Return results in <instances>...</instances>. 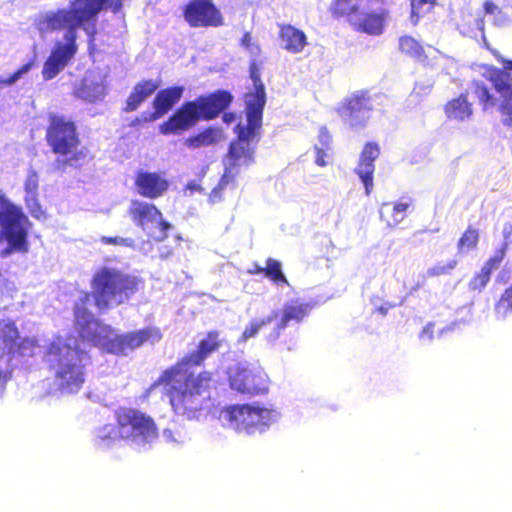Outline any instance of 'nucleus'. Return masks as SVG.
<instances>
[{
  "mask_svg": "<svg viewBox=\"0 0 512 512\" xmlns=\"http://www.w3.org/2000/svg\"><path fill=\"white\" fill-rule=\"evenodd\" d=\"M104 4L114 11L119 10L122 5L121 0H73L67 8L47 11L39 16L37 26L41 32L64 31L62 38L54 42L50 55L44 62V80L55 78L74 58L78 51L76 39L79 28H83L88 35H93L94 26L91 25V21Z\"/></svg>",
  "mask_w": 512,
  "mask_h": 512,
  "instance_id": "f257e3e1",
  "label": "nucleus"
},
{
  "mask_svg": "<svg viewBox=\"0 0 512 512\" xmlns=\"http://www.w3.org/2000/svg\"><path fill=\"white\" fill-rule=\"evenodd\" d=\"M266 103L265 89H253L245 96L247 124H238L236 132L238 139L230 144L228 154L223 160L224 174L216 188L209 195L211 202H217L220 199L221 190L229 183L233 182L235 177L254 163V153L256 148V131L262 123V112Z\"/></svg>",
  "mask_w": 512,
  "mask_h": 512,
  "instance_id": "f03ea898",
  "label": "nucleus"
},
{
  "mask_svg": "<svg viewBox=\"0 0 512 512\" xmlns=\"http://www.w3.org/2000/svg\"><path fill=\"white\" fill-rule=\"evenodd\" d=\"M211 374L193 376L183 365L167 370L152 386L155 390L163 386L174 413L187 420H199L209 407Z\"/></svg>",
  "mask_w": 512,
  "mask_h": 512,
  "instance_id": "7ed1b4c3",
  "label": "nucleus"
},
{
  "mask_svg": "<svg viewBox=\"0 0 512 512\" xmlns=\"http://www.w3.org/2000/svg\"><path fill=\"white\" fill-rule=\"evenodd\" d=\"M90 301L87 293H82L75 305V325L84 341L114 354H127L128 351L145 342H158L162 335L157 328H147L137 332L118 335L111 327L99 322L85 308Z\"/></svg>",
  "mask_w": 512,
  "mask_h": 512,
  "instance_id": "20e7f679",
  "label": "nucleus"
},
{
  "mask_svg": "<svg viewBox=\"0 0 512 512\" xmlns=\"http://www.w3.org/2000/svg\"><path fill=\"white\" fill-rule=\"evenodd\" d=\"M45 361L53 374V384L61 394L77 393L85 382L86 352L74 337L58 336L47 345Z\"/></svg>",
  "mask_w": 512,
  "mask_h": 512,
  "instance_id": "39448f33",
  "label": "nucleus"
},
{
  "mask_svg": "<svg viewBox=\"0 0 512 512\" xmlns=\"http://www.w3.org/2000/svg\"><path fill=\"white\" fill-rule=\"evenodd\" d=\"M281 416L278 408L261 402L231 405L220 412L224 425L246 436L263 435L280 421Z\"/></svg>",
  "mask_w": 512,
  "mask_h": 512,
  "instance_id": "423d86ee",
  "label": "nucleus"
},
{
  "mask_svg": "<svg viewBox=\"0 0 512 512\" xmlns=\"http://www.w3.org/2000/svg\"><path fill=\"white\" fill-rule=\"evenodd\" d=\"M138 277L117 268H99L92 279L93 296L100 309L117 306L127 301L139 288Z\"/></svg>",
  "mask_w": 512,
  "mask_h": 512,
  "instance_id": "0eeeda50",
  "label": "nucleus"
},
{
  "mask_svg": "<svg viewBox=\"0 0 512 512\" xmlns=\"http://www.w3.org/2000/svg\"><path fill=\"white\" fill-rule=\"evenodd\" d=\"M232 97L226 91H218L208 97L184 103L168 121L160 125V132L177 134L194 126L199 119L216 117L231 102Z\"/></svg>",
  "mask_w": 512,
  "mask_h": 512,
  "instance_id": "6e6552de",
  "label": "nucleus"
},
{
  "mask_svg": "<svg viewBox=\"0 0 512 512\" xmlns=\"http://www.w3.org/2000/svg\"><path fill=\"white\" fill-rule=\"evenodd\" d=\"M120 436L137 451L149 450L158 438L154 419L134 408H120L115 413Z\"/></svg>",
  "mask_w": 512,
  "mask_h": 512,
  "instance_id": "1a4fd4ad",
  "label": "nucleus"
},
{
  "mask_svg": "<svg viewBox=\"0 0 512 512\" xmlns=\"http://www.w3.org/2000/svg\"><path fill=\"white\" fill-rule=\"evenodd\" d=\"M333 9L338 15L349 16L350 22L365 33L379 35L383 31V0H335Z\"/></svg>",
  "mask_w": 512,
  "mask_h": 512,
  "instance_id": "9d476101",
  "label": "nucleus"
},
{
  "mask_svg": "<svg viewBox=\"0 0 512 512\" xmlns=\"http://www.w3.org/2000/svg\"><path fill=\"white\" fill-rule=\"evenodd\" d=\"M502 63L505 71H496L491 78L497 97L480 84H476L475 94L484 110L496 107L503 124L512 126V61L502 60Z\"/></svg>",
  "mask_w": 512,
  "mask_h": 512,
  "instance_id": "9b49d317",
  "label": "nucleus"
},
{
  "mask_svg": "<svg viewBox=\"0 0 512 512\" xmlns=\"http://www.w3.org/2000/svg\"><path fill=\"white\" fill-rule=\"evenodd\" d=\"M227 374L230 387L239 393L260 395L268 391V375L259 365L237 363L229 367Z\"/></svg>",
  "mask_w": 512,
  "mask_h": 512,
  "instance_id": "f8f14e48",
  "label": "nucleus"
},
{
  "mask_svg": "<svg viewBox=\"0 0 512 512\" xmlns=\"http://www.w3.org/2000/svg\"><path fill=\"white\" fill-rule=\"evenodd\" d=\"M128 214L136 226L156 241H163L171 229V224L163 220L162 213L152 203L132 200Z\"/></svg>",
  "mask_w": 512,
  "mask_h": 512,
  "instance_id": "ddd939ff",
  "label": "nucleus"
},
{
  "mask_svg": "<svg viewBox=\"0 0 512 512\" xmlns=\"http://www.w3.org/2000/svg\"><path fill=\"white\" fill-rule=\"evenodd\" d=\"M47 141L54 153L73 154L79 144L74 123L62 116H52L47 130Z\"/></svg>",
  "mask_w": 512,
  "mask_h": 512,
  "instance_id": "4468645a",
  "label": "nucleus"
},
{
  "mask_svg": "<svg viewBox=\"0 0 512 512\" xmlns=\"http://www.w3.org/2000/svg\"><path fill=\"white\" fill-rule=\"evenodd\" d=\"M27 219L22 208L13 204L0 190V224L6 227L10 241L17 250H25L24 231Z\"/></svg>",
  "mask_w": 512,
  "mask_h": 512,
  "instance_id": "2eb2a0df",
  "label": "nucleus"
},
{
  "mask_svg": "<svg viewBox=\"0 0 512 512\" xmlns=\"http://www.w3.org/2000/svg\"><path fill=\"white\" fill-rule=\"evenodd\" d=\"M373 110V101L367 92H357L348 100L347 104L339 110V114L344 122L353 130L363 129Z\"/></svg>",
  "mask_w": 512,
  "mask_h": 512,
  "instance_id": "dca6fc26",
  "label": "nucleus"
},
{
  "mask_svg": "<svg viewBox=\"0 0 512 512\" xmlns=\"http://www.w3.org/2000/svg\"><path fill=\"white\" fill-rule=\"evenodd\" d=\"M310 305L301 301L300 299H294L287 301L281 312H278V318L274 319L275 324L273 330L267 335V341L274 343L279 339L281 332L291 323L301 322L309 313Z\"/></svg>",
  "mask_w": 512,
  "mask_h": 512,
  "instance_id": "f3484780",
  "label": "nucleus"
},
{
  "mask_svg": "<svg viewBox=\"0 0 512 512\" xmlns=\"http://www.w3.org/2000/svg\"><path fill=\"white\" fill-rule=\"evenodd\" d=\"M74 95L86 102L95 103L106 95V76L100 69L86 72L81 82L75 86Z\"/></svg>",
  "mask_w": 512,
  "mask_h": 512,
  "instance_id": "a211bd4d",
  "label": "nucleus"
},
{
  "mask_svg": "<svg viewBox=\"0 0 512 512\" xmlns=\"http://www.w3.org/2000/svg\"><path fill=\"white\" fill-rule=\"evenodd\" d=\"M135 186L142 197L157 199L167 192L169 181L163 172L139 171L135 178Z\"/></svg>",
  "mask_w": 512,
  "mask_h": 512,
  "instance_id": "6ab92c4d",
  "label": "nucleus"
},
{
  "mask_svg": "<svg viewBox=\"0 0 512 512\" xmlns=\"http://www.w3.org/2000/svg\"><path fill=\"white\" fill-rule=\"evenodd\" d=\"M185 18L192 26H217L221 22L219 11L209 0H193L186 8Z\"/></svg>",
  "mask_w": 512,
  "mask_h": 512,
  "instance_id": "aec40b11",
  "label": "nucleus"
},
{
  "mask_svg": "<svg viewBox=\"0 0 512 512\" xmlns=\"http://www.w3.org/2000/svg\"><path fill=\"white\" fill-rule=\"evenodd\" d=\"M379 154L380 148L378 144L374 142L366 143L355 169L356 174L364 184L366 195H369L373 188L374 161L378 158Z\"/></svg>",
  "mask_w": 512,
  "mask_h": 512,
  "instance_id": "412c9836",
  "label": "nucleus"
},
{
  "mask_svg": "<svg viewBox=\"0 0 512 512\" xmlns=\"http://www.w3.org/2000/svg\"><path fill=\"white\" fill-rule=\"evenodd\" d=\"M280 47L291 54H299L308 45V39L304 31L291 24L279 25Z\"/></svg>",
  "mask_w": 512,
  "mask_h": 512,
  "instance_id": "4be33fe9",
  "label": "nucleus"
},
{
  "mask_svg": "<svg viewBox=\"0 0 512 512\" xmlns=\"http://www.w3.org/2000/svg\"><path fill=\"white\" fill-rule=\"evenodd\" d=\"M52 340H44L43 343H40V340L36 338H24L18 346H16V342L14 343V347L11 353H6L8 356V361H16L15 365L21 363L24 359L33 357L37 354L42 353V350H47V345ZM46 351H44L45 353Z\"/></svg>",
  "mask_w": 512,
  "mask_h": 512,
  "instance_id": "5701e85b",
  "label": "nucleus"
},
{
  "mask_svg": "<svg viewBox=\"0 0 512 512\" xmlns=\"http://www.w3.org/2000/svg\"><path fill=\"white\" fill-rule=\"evenodd\" d=\"M39 176L34 170H29L24 181V200L31 215L37 219L43 216V211L38 201Z\"/></svg>",
  "mask_w": 512,
  "mask_h": 512,
  "instance_id": "b1692460",
  "label": "nucleus"
},
{
  "mask_svg": "<svg viewBox=\"0 0 512 512\" xmlns=\"http://www.w3.org/2000/svg\"><path fill=\"white\" fill-rule=\"evenodd\" d=\"M19 337V331L15 322L6 315L4 311H0V352L1 357H5L6 353H11L15 341Z\"/></svg>",
  "mask_w": 512,
  "mask_h": 512,
  "instance_id": "393cba45",
  "label": "nucleus"
},
{
  "mask_svg": "<svg viewBox=\"0 0 512 512\" xmlns=\"http://www.w3.org/2000/svg\"><path fill=\"white\" fill-rule=\"evenodd\" d=\"M183 91L184 88L181 86L170 87L159 91L153 101L155 112L152 118L157 119L167 113L174 104L179 101Z\"/></svg>",
  "mask_w": 512,
  "mask_h": 512,
  "instance_id": "a878e982",
  "label": "nucleus"
},
{
  "mask_svg": "<svg viewBox=\"0 0 512 512\" xmlns=\"http://www.w3.org/2000/svg\"><path fill=\"white\" fill-rule=\"evenodd\" d=\"M458 27L460 32L466 36L475 39L480 37L486 47H488L486 37L484 35V20L480 12L475 14L471 12L464 13Z\"/></svg>",
  "mask_w": 512,
  "mask_h": 512,
  "instance_id": "bb28decb",
  "label": "nucleus"
},
{
  "mask_svg": "<svg viewBox=\"0 0 512 512\" xmlns=\"http://www.w3.org/2000/svg\"><path fill=\"white\" fill-rule=\"evenodd\" d=\"M445 114L451 121H466L470 119L473 114L472 104L468 101L467 96L461 94L447 102L445 105Z\"/></svg>",
  "mask_w": 512,
  "mask_h": 512,
  "instance_id": "cd10ccee",
  "label": "nucleus"
},
{
  "mask_svg": "<svg viewBox=\"0 0 512 512\" xmlns=\"http://www.w3.org/2000/svg\"><path fill=\"white\" fill-rule=\"evenodd\" d=\"M122 437L120 436V425L103 424L94 431V444L97 448L106 450L114 447Z\"/></svg>",
  "mask_w": 512,
  "mask_h": 512,
  "instance_id": "c85d7f7f",
  "label": "nucleus"
},
{
  "mask_svg": "<svg viewBox=\"0 0 512 512\" xmlns=\"http://www.w3.org/2000/svg\"><path fill=\"white\" fill-rule=\"evenodd\" d=\"M218 346V334L209 333L208 336L203 339L196 352L191 353L188 357L183 359L178 365H183V369H189V366L199 365L212 351Z\"/></svg>",
  "mask_w": 512,
  "mask_h": 512,
  "instance_id": "c756f323",
  "label": "nucleus"
},
{
  "mask_svg": "<svg viewBox=\"0 0 512 512\" xmlns=\"http://www.w3.org/2000/svg\"><path fill=\"white\" fill-rule=\"evenodd\" d=\"M158 86V83L152 80L143 81L137 84L127 99L126 111L136 110L138 106L158 88Z\"/></svg>",
  "mask_w": 512,
  "mask_h": 512,
  "instance_id": "7c9ffc66",
  "label": "nucleus"
},
{
  "mask_svg": "<svg viewBox=\"0 0 512 512\" xmlns=\"http://www.w3.org/2000/svg\"><path fill=\"white\" fill-rule=\"evenodd\" d=\"M222 138V132L220 129L217 128H208L202 133L190 137L187 139L186 144L189 148H199L202 146H209L212 145L218 141H220Z\"/></svg>",
  "mask_w": 512,
  "mask_h": 512,
  "instance_id": "2f4dec72",
  "label": "nucleus"
},
{
  "mask_svg": "<svg viewBox=\"0 0 512 512\" xmlns=\"http://www.w3.org/2000/svg\"><path fill=\"white\" fill-rule=\"evenodd\" d=\"M278 318V312L273 311L269 316L264 318L252 319L249 324L245 327L239 341L246 342L251 338L258 335L263 327L270 324L274 319Z\"/></svg>",
  "mask_w": 512,
  "mask_h": 512,
  "instance_id": "473e14b6",
  "label": "nucleus"
},
{
  "mask_svg": "<svg viewBox=\"0 0 512 512\" xmlns=\"http://www.w3.org/2000/svg\"><path fill=\"white\" fill-rule=\"evenodd\" d=\"M162 439L172 447H179L186 444L190 440V436L183 428H166L162 432Z\"/></svg>",
  "mask_w": 512,
  "mask_h": 512,
  "instance_id": "72a5a7b5",
  "label": "nucleus"
},
{
  "mask_svg": "<svg viewBox=\"0 0 512 512\" xmlns=\"http://www.w3.org/2000/svg\"><path fill=\"white\" fill-rule=\"evenodd\" d=\"M435 4L436 0H411V23L417 25L420 18L433 10Z\"/></svg>",
  "mask_w": 512,
  "mask_h": 512,
  "instance_id": "f704fd0d",
  "label": "nucleus"
},
{
  "mask_svg": "<svg viewBox=\"0 0 512 512\" xmlns=\"http://www.w3.org/2000/svg\"><path fill=\"white\" fill-rule=\"evenodd\" d=\"M399 48L402 52L420 60L425 61L426 56L422 46L412 37L404 36L399 40Z\"/></svg>",
  "mask_w": 512,
  "mask_h": 512,
  "instance_id": "c9c22d12",
  "label": "nucleus"
},
{
  "mask_svg": "<svg viewBox=\"0 0 512 512\" xmlns=\"http://www.w3.org/2000/svg\"><path fill=\"white\" fill-rule=\"evenodd\" d=\"M22 213H24V212L22 211ZM23 215L27 219V223L25 225V231H24V242H25L26 249L25 250H17L16 248H14V246L12 245V243L10 241V237L8 235L9 233L7 232L6 227H4L2 224H0V226L3 229V233L0 232V243L3 242L4 237L6 238L7 243H8L7 248L3 249L0 252L2 257H7L11 253H23L24 254V253L28 252V250H29V243H28V240H27V236H28V230H29V227H30V221H29L28 217L25 214H23Z\"/></svg>",
  "mask_w": 512,
  "mask_h": 512,
  "instance_id": "e433bc0d",
  "label": "nucleus"
},
{
  "mask_svg": "<svg viewBox=\"0 0 512 512\" xmlns=\"http://www.w3.org/2000/svg\"><path fill=\"white\" fill-rule=\"evenodd\" d=\"M265 276L272 280L275 284L284 283L288 285V281L282 272L281 263L278 260L272 258L267 259Z\"/></svg>",
  "mask_w": 512,
  "mask_h": 512,
  "instance_id": "4c0bfd02",
  "label": "nucleus"
},
{
  "mask_svg": "<svg viewBox=\"0 0 512 512\" xmlns=\"http://www.w3.org/2000/svg\"><path fill=\"white\" fill-rule=\"evenodd\" d=\"M484 11L496 26H504L508 23V16L492 1L484 3Z\"/></svg>",
  "mask_w": 512,
  "mask_h": 512,
  "instance_id": "58836bf2",
  "label": "nucleus"
},
{
  "mask_svg": "<svg viewBox=\"0 0 512 512\" xmlns=\"http://www.w3.org/2000/svg\"><path fill=\"white\" fill-rule=\"evenodd\" d=\"M432 87H433V83L431 81H428L425 83H422V82L416 83L413 91L411 92V94L407 100L408 103L409 104L419 103L424 96L428 95L431 92Z\"/></svg>",
  "mask_w": 512,
  "mask_h": 512,
  "instance_id": "ea45409f",
  "label": "nucleus"
},
{
  "mask_svg": "<svg viewBox=\"0 0 512 512\" xmlns=\"http://www.w3.org/2000/svg\"><path fill=\"white\" fill-rule=\"evenodd\" d=\"M495 311L501 318H505L509 312H512V286L506 289L505 293L498 301Z\"/></svg>",
  "mask_w": 512,
  "mask_h": 512,
  "instance_id": "a19ab883",
  "label": "nucleus"
},
{
  "mask_svg": "<svg viewBox=\"0 0 512 512\" xmlns=\"http://www.w3.org/2000/svg\"><path fill=\"white\" fill-rule=\"evenodd\" d=\"M457 261L455 259L448 260L446 262H439L434 266L430 267L426 274L428 277H437L441 275L450 274L451 271L456 267Z\"/></svg>",
  "mask_w": 512,
  "mask_h": 512,
  "instance_id": "79ce46f5",
  "label": "nucleus"
},
{
  "mask_svg": "<svg viewBox=\"0 0 512 512\" xmlns=\"http://www.w3.org/2000/svg\"><path fill=\"white\" fill-rule=\"evenodd\" d=\"M410 207L409 202L399 201L393 205L391 211V220L388 221L389 226H396L406 217V211Z\"/></svg>",
  "mask_w": 512,
  "mask_h": 512,
  "instance_id": "37998d69",
  "label": "nucleus"
},
{
  "mask_svg": "<svg viewBox=\"0 0 512 512\" xmlns=\"http://www.w3.org/2000/svg\"><path fill=\"white\" fill-rule=\"evenodd\" d=\"M100 242L105 245H114V246H121V247H127L130 249H136V241L133 238L130 237H121V236H115V237H107L102 236L100 238Z\"/></svg>",
  "mask_w": 512,
  "mask_h": 512,
  "instance_id": "c03bdc74",
  "label": "nucleus"
},
{
  "mask_svg": "<svg viewBox=\"0 0 512 512\" xmlns=\"http://www.w3.org/2000/svg\"><path fill=\"white\" fill-rule=\"evenodd\" d=\"M491 273L492 272L482 267L481 271L471 279L469 283L470 289L478 291L484 289L490 280Z\"/></svg>",
  "mask_w": 512,
  "mask_h": 512,
  "instance_id": "a18cd8bd",
  "label": "nucleus"
},
{
  "mask_svg": "<svg viewBox=\"0 0 512 512\" xmlns=\"http://www.w3.org/2000/svg\"><path fill=\"white\" fill-rule=\"evenodd\" d=\"M33 66V62H29L24 64L21 68H19L15 73H13L8 78H0V87L9 86L16 83L19 79H21L25 74H27Z\"/></svg>",
  "mask_w": 512,
  "mask_h": 512,
  "instance_id": "49530a36",
  "label": "nucleus"
},
{
  "mask_svg": "<svg viewBox=\"0 0 512 512\" xmlns=\"http://www.w3.org/2000/svg\"><path fill=\"white\" fill-rule=\"evenodd\" d=\"M478 242V233L474 229H468L459 240L460 250H470L476 246Z\"/></svg>",
  "mask_w": 512,
  "mask_h": 512,
  "instance_id": "de8ad7c7",
  "label": "nucleus"
},
{
  "mask_svg": "<svg viewBox=\"0 0 512 512\" xmlns=\"http://www.w3.org/2000/svg\"><path fill=\"white\" fill-rule=\"evenodd\" d=\"M507 244H503L501 248L497 249L492 257L488 259V261L483 266L490 272L497 269L501 262L503 261L506 254Z\"/></svg>",
  "mask_w": 512,
  "mask_h": 512,
  "instance_id": "09e8293b",
  "label": "nucleus"
},
{
  "mask_svg": "<svg viewBox=\"0 0 512 512\" xmlns=\"http://www.w3.org/2000/svg\"><path fill=\"white\" fill-rule=\"evenodd\" d=\"M331 142L332 138L328 130L324 127H321L314 148L331 149Z\"/></svg>",
  "mask_w": 512,
  "mask_h": 512,
  "instance_id": "8fccbe9b",
  "label": "nucleus"
},
{
  "mask_svg": "<svg viewBox=\"0 0 512 512\" xmlns=\"http://www.w3.org/2000/svg\"><path fill=\"white\" fill-rule=\"evenodd\" d=\"M331 149L314 148L315 164L319 167H325L329 164V151Z\"/></svg>",
  "mask_w": 512,
  "mask_h": 512,
  "instance_id": "3c124183",
  "label": "nucleus"
},
{
  "mask_svg": "<svg viewBox=\"0 0 512 512\" xmlns=\"http://www.w3.org/2000/svg\"><path fill=\"white\" fill-rule=\"evenodd\" d=\"M250 76H251V79L253 81V86H254L253 89L259 88V85L261 86V88H264V85H263V83L261 82V79H260L259 71L255 67V65L251 66Z\"/></svg>",
  "mask_w": 512,
  "mask_h": 512,
  "instance_id": "603ef678",
  "label": "nucleus"
},
{
  "mask_svg": "<svg viewBox=\"0 0 512 512\" xmlns=\"http://www.w3.org/2000/svg\"><path fill=\"white\" fill-rule=\"evenodd\" d=\"M433 327L432 323H428L420 333V338L424 341H431L433 339Z\"/></svg>",
  "mask_w": 512,
  "mask_h": 512,
  "instance_id": "864d4df0",
  "label": "nucleus"
},
{
  "mask_svg": "<svg viewBox=\"0 0 512 512\" xmlns=\"http://www.w3.org/2000/svg\"><path fill=\"white\" fill-rule=\"evenodd\" d=\"M152 243L150 241H141L140 243H136V249L137 251L141 252L142 254H148L152 251Z\"/></svg>",
  "mask_w": 512,
  "mask_h": 512,
  "instance_id": "5fc2aeb1",
  "label": "nucleus"
},
{
  "mask_svg": "<svg viewBox=\"0 0 512 512\" xmlns=\"http://www.w3.org/2000/svg\"><path fill=\"white\" fill-rule=\"evenodd\" d=\"M201 191H202V187L198 183L192 181L187 184V186L184 190V193L187 196H191L194 193L201 192Z\"/></svg>",
  "mask_w": 512,
  "mask_h": 512,
  "instance_id": "6e6d98bb",
  "label": "nucleus"
},
{
  "mask_svg": "<svg viewBox=\"0 0 512 512\" xmlns=\"http://www.w3.org/2000/svg\"><path fill=\"white\" fill-rule=\"evenodd\" d=\"M9 378H10V372L8 370L0 371V399L4 395L5 383L8 381Z\"/></svg>",
  "mask_w": 512,
  "mask_h": 512,
  "instance_id": "4d7b16f0",
  "label": "nucleus"
},
{
  "mask_svg": "<svg viewBox=\"0 0 512 512\" xmlns=\"http://www.w3.org/2000/svg\"><path fill=\"white\" fill-rule=\"evenodd\" d=\"M248 273H250V274L265 273V267H261L258 264H254L253 268L248 270Z\"/></svg>",
  "mask_w": 512,
  "mask_h": 512,
  "instance_id": "13d9d810",
  "label": "nucleus"
},
{
  "mask_svg": "<svg viewBox=\"0 0 512 512\" xmlns=\"http://www.w3.org/2000/svg\"><path fill=\"white\" fill-rule=\"evenodd\" d=\"M498 280H501L503 282H506V280L508 279V276H507V272L505 270H502L498 277H497Z\"/></svg>",
  "mask_w": 512,
  "mask_h": 512,
  "instance_id": "bf43d9fd",
  "label": "nucleus"
},
{
  "mask_svg": "<svg viewBox=\"0 0 512 512\" xmlns=\"http://www.w3.org/2000/svg\"><path fill=\"white\" fill-rule=\"evenodd\" d=\"M250 40H251L250 35L249 34H245L244 37H243V40H242L243 45L248 47Z\"/></svg>",
  "mask_w": 512,
  "mask_h": 512,
  "instance_id": "052dcab7",
  "label": "nucleus"
},
{
  "mask_svg": "<svg viewBox=\"0 0 512 512\" xmlns=\"http://www.w3.org/2000/svg\"><path fill=\"white\" fill-rule=\"evenodd\" d=\"M66 164H67V161H61V160H57L55 163L57 169L62 168V166L66 165Z\"/></svg>",
  "mask_w": 512,
  "mask_h": 512,
  "instance_id": "680f3d73",
  "label": "nucleus"
},
{
  "mask_svg": "<svg viewBox=\"0 0 512 512\" xmlns=\"http://www.w3.org/2000/svg\"><path fill=\"white\" fill-rule=\"evenodd\" d=\"M223 119H224L225 122L230 123L233 120V116L230 115V114H225L223 116Z\"/></svg>",
  "mask_w": 512,
  "mask_h": 512,
  "instance_id": "e2e57ef3",
  "label": "nucleus"
},
{
  "mask_svg": "<svg viewBox=\"0 0 512 512\" xmlns=\"http://www.w3.org/2000/svg\"><path fill=\"white\" fill-rule=\"evenodd\" d=\"M388 206H389L388 204H383V206H382V208L380 210L381 215H384V213L386 212V209L388 208Z\"/></svg>",
  "mask_w": 512,
  "mask_h": 512,
  "instance_id": "0e129e2a",
  "label": "nucleus"
},
{
  "mask_svg": "<svg viewBox=\"0 0 512 512\" xmlns=\"http://www.w3.org/2000/svg\"><path fill=\"white\" fill-rule=\"evenodd\" d=\"M436 53L439 55V58L443 59V60H446V61H450L449 58L443 56L442 54H440L438 51H436Z\"/></svg>",
  "mask_w": 512,
  "mask_h": 512,
  "instance_id": "69168bd1",
  "label": "nucleus"
}]
</instances>
